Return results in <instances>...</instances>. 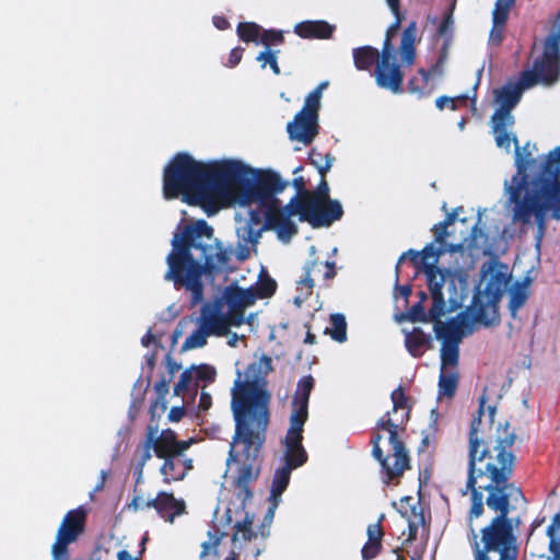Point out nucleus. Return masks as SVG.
<instances>
[{
	"mask_svg": "<svg viewBox=\"0 0 560 560\" xmlns=\"http://www.w3.org/2000/svg\"><path fill=\"white\" fill-rule=\"evenodd\" d=\"M310 254L313 256L315 254V247L314 246H311L310 247Z\"/></svg>",
	"mask_w": 560,
	"mask_h": 560,
	"instance_id": "nucleus-59",
	"label": "nucleus"
},
{
	"mask_svg": "<svg viewBox=\"0 0 560 560\" xmlns=\"http://www.w3.org/2000/svg\"><path fill=\"white\" fill-rule=\"evenodd\" d=\"M166 409V402L165 401H156L152 407V412L156 413L159 410L164 411Z\"/></svg>",
	"mask_w": 560,
	"mask_h": 560,
	"instance_id": "nucleus-47",
	"label": "nucleus"
},
{
	"mask_svg": "<svg viewBox=\"0 0 560 560\" xmlns=\"http://www.w3.org/2000/svg\"><path fill=\"white\" fill-rule=\"evenodd\" d=\"M462 338L439 339L441 347V374L439 397H451L457 386L458 343Z\"/></svg>",
	"mask_w": 560,
	"mask_h": 560,
	"instance_id": "nucleus-15",
	"label": "nucleus"
},
{
	"mask_svg": "<svg viewBox=\"0 0 560 560\" xmlns=\"http://www.w3.org/2000/svg\"><path fill=\"white\" fill-rule=\"evenodd\" d=\"M427 340V336L419 328H412L411 331L406 330V347L413 357L420 355L421 347L425 345Z\"/></svg>",
	"mask_w": 560,
	"mask_h": 560,
	"instance_id": "nucleus-29",
	"label": "nucleus"
},
{
	"mask_svg": "<svg viewBox=\"0 0 560 560\" xmlns=\"http://www.w3.org/2000/svg\"><path fill=\"white\" fill-rule=\"evenodd\" d=\"M390 11L396 18V21L388 27L386 32V38L383 45V48H388L390 50H394L392 39L398 32V28L400 26L401 18L399 14V0H386Z\"/></svg>",
	"mask_w": 560,
	"mask_h": 560,
	"instance_id": "nucleus-30",
	"label": "nucleus"
},
{
	"mask_svg": "<svg viewBox=\"0 0 560 560\" xmlns=\"http://www.w3.org/2000/svg\"><path fill=\"white\" fill-rule=\"evenodd\" d=\"M493 417H494V409L492 407H489L488 408V418H489V422H493Z\"/></svg>",
	"mask_w": 560,
	"mask_h": 560,
	"instance_id": "nucleus-51",
	"label": "nucleus"
},
{
	"mask_svg": "<svg viewBox=\"0 0 560 560\" xmlns=\"http://www.w3.org/2000/svg\"><path fill=\"white\" fill-rule=\"evenodd\" d=\"M540 525H541V522H540V521H539V522H536V523L534 524V526H533V530H532V533H530V535H529V538H528V544H529V545H534L535 539H536L535 530H536V528H537V527H539Z\"/></svg>",
	"mask_w": 560,
	"mask_h": 560,
	"instance_id": "nucleus-48",
	"label": "nucleus"
},
{
	"mask_svg": "<svg viewBox=\"0 0 560 560\" xmlns=\"http://www.w3.org/2000/svg\"><path fill=\"white\" fill-rule=\"evenodd\" d=\"M381 550V544L370 542L366 544L362 548V558L363 560H370L377 556Z\"/></svg>",
	"mask_w": 560,
	"mask_h": 560,
	"instance_id": "nucleus-40",
	"label": "nucleus"
},
{
	"mask_svg": "<svg viewBox=\"0 0 560 560\" xmlns=\"http://www.w3.org/2000/svg\"><path fill=\"white\" fill-rule=\"evenodd\" d=\"M313 387L314 380L312 376L303 377L298 385L292 404L290 427L283 440L284 464L273 475L268 498L269 505L257 530L253 527L255 511L252 504V493L247 485L259 475L260 452H258L256 458L257 474L248 480H241V465L232 458L231 453L229 454L226 465L233 476L238 493L236 500L224 508V515L222 516L225 518L226 524L232 525L234 530L232 536L233 557L226 560H237L241 557L245 559L256 558L264 551L265 540L269 535V527L273 521L275 512L280 504L281 495L289 485L291 471L302 466L307 459L306 452L302 445V433L304 423L307 420V405ZM259 451H261V447Z\"/></svg>",
	"mask_w": 560,
	"mask_h": 560,
	"instance_id": "nucleus-2",
	"label": "nucleus"
},
{
	"mask_svg": "<svg viewBox=\"0 0 560 560\" xmlns=\"http://www.w3.org/2000/svg\"><path fill=\"white\" fill-rule=\"evenodd\" d=\"M85 512L74 510L68 512L60 522L55 541L51 546V555L60 558L68 553V546L74 542L84 530Z\"/></svg>",
	"mask_w": 560,
	"mask_h": 560,
	"instance_id": "nucleus-16",
	"label": "nucleus"
},
{
	"mask_svg": "<svg viewBox=\"0 0 560 560\" xmlns=\"http://www.w3.org/2000/svg\"><path fill=\"white\" fill-rule=\"evenodd\" d=\"M176 401L172 405L168 412V419L171 421H178L184 416V405L189 401H183V398H175Z\"/></svg>",
	"mask_w": 560,
	"mask_h": 560,
	"instance_id": "nucleus-37",
	"label": "nucleus"
},
{
	"mask_svg": "<svg viewBox=\"0 0 560 560\" xmlns=\"http://www.w3.org/2000/svg\"><path fill=\"white\" fill-rule=\"evenodd\" d=\"M219 544H220V537L210 536L209 539L202 544L201 558H206L211 555H215Z\"/></svg>",
	"mask_w": 560,
	"mask_h": 560,
	"instance_id": "nucleus-38",
	"label": "nucleus"
},
{
	"mask_svg": "<svg viewBox=\"0 0 560 560\" xmlns=\"http://www.w3.org/2000/svg\"><path fill=\"white\" fill-rule=\"evenodd\" d=\"M417 24L411 22L404 31L399 46V55L402 65H411L416 58Z\"/></svg>",
	"mask_w": 560,
	"mask_h": 560,
	"instance_id": "nucleus-23",
	"label": "nucleus"
},
{
	"mask_svg": "<svg viewBox=\"0 0 560 560\" xmlns=\"http://www.w3.org/2000/svg\"><path fill=\"white\" fill-rule=\"evenodd\" d=\"M334 27L323 21H305L298 23L294 32L303 38H328Z\"/></svg>",
	"mask_w": 560,
	"mask_h": 560,
	"instance_id": "nucleus-22",
	"label": "nucleus"
},
{
	"mask_svg": "<svg viewBox=\"0 0 560 560\" xmlns=\"http://www.w3.org/2000/svg\"><path fill=\"white\" fill-rule=\"evenodd\" d=\"M397 510L401 514V517L406 521L409 533L406 541L413 539L419 526L423 525L424 517L420 506L410 497L401 498L397 504Z\"/></svg>",
	"mask_w": 560,
	"mask_h": 560,
	"instance_id": "nucleus-20",
	"label": "nucleus"
},
{
	"mask_svg": "<svg viewBox=\"0 0 560 560\" xmlns=\"http://www.w3.org/2000/svg\"><path fill=\"white\" fill-rule=\"evenodd\" d=\"M287 186L271 168L254 167L237 158L200 161L188 153H178L165 167L163 177L166 199L179 197L200 207L207 215L240 208L234 220L240 241L236 255L241 260L248 257L264 230H275L281 241L288 242L296 233L294 215L315 228L329 226L342 217V206L329 198L326 183L316 192L300 194L282 206L278 196Z\"/></svg>",
	"mask_w": 560,
	"mask_h": 560,
	"instance_id": "nucleus-1",
	"label": "nucleus"
},
{
	"mask_svg": "<svg viewBox=\"0 0 560 560\" xmlns=\"http://www.w3.org/2000/svg\"><path fill=\"white\" fill-rule=\"evenodd\" d=\"M282 42L283 33L281 31L261 28L260 44L266 49H270L272 45H279Z\"/></svg>",
	"mask_w": 560,
	"mask_h": 560,
	"instance_id": "nucleus-33",
	"label": "nucleus"
},
{
	"mask_svg": "<svg viewBox=\"0 0 560 560\" xmlns=\"http://www.w3.org/2000/svg\"><path fill=\"white\" fill-rule=\"evenodd\" d=\"M197 381L194 378V371H184L175 385L173 398H183V401H191L196 396Z\"/></svg>",
	"mask_w": 560,
	"mask_h": 560,
	"instance_id": "nucleus-24",
	"label": "nucleus"
},
{
	"mask_svg": "<svg viewBox=\"0 0 560 560\" xmlns=\"http://www.w3.org/2000/svg\"><path fill=\"white\" fill-rule=\"evenodd\" d=\"M276 290V282L264 278L248 289L231 285L224 289L220 298L203 306L199 327L183 343L184 350L201 348L211 335L224 336L231 327L245 323V310L253 306L257 299L269 298Z\"/></svg>",
	"mask_w": 560,
	"mask_h": 560,
	"instance_id": "nucleus-7",
	"label": "nucleus"
},
{
	"mask_svg": "<svg viewBox=\"0 0 560 560\" xmlns=\"http://www.w3.org/2000/svg\"><path fill=\"white\" fill-rule=\"evenodd\" d=\"M326 267L331 268V267H332V265H330V264H328V262H327V264H326Z\"/></svg>",
	"mask_w": 560,
	"mask_h": 560,
	"instance_id": "nucleus-63",
	"label": "nucleus"
},
{
	"mask_svg": "<svg viewBox=\"0 0 560 560\" xmlns=\"http://www.w3.org/2000/svg\"><path fill=\"white\" fill-rule=\"evenodd\" d=\"M271 371V359L261 355L248 366L244 376L238 374L232 389L235 433L231 455L241 465V480L257 474L256 458L269 423L270 395L265 389V376Z\"/></svg>",
	"mask_w": 560,
	"mask_h": 560,
	"instance_id": "nucleus-5",
	"label": "nucleus"
},
{
	"mask_svg": "<svg viewBox=\"0 0 560 560\" xmlns=\"http://www.w3.org/2000/svg\"><path fill=\"white\" fill-rule=\"evenodd\" d=\"M435 105L440 110L444 109L445 107H450L452 110H455L456 109V98L441 96V97L436 98Z\"/></svg>",
	"mask_w": 560,
	"mask_h": 560,
	"instance_id": "nucleus-42",
	"label": "nucleus"
},
{
	"mask_svg": "<svg viewBox=\"0 0 560 560\" xmlns=\"http://www.w3.org/2000/svg\"><path fill=\"white\" fill-rule=\"evenodd\" d=\"M191 370L194 371V378L197 382L199 380L212 381L215 375L214 369L209 365L191 366Z\"/></svg>",
	"mask_w": 560,
	"mask_h": 560,
	"instance_id": "nucleus-36",
	"label": "nucleus"
},
{
	"mask_svg": "<svg viewBox=\"0 0 560 560\" xmlns=\"http://www.w3.org/2000/svg\"><path fill=\"white\" fill-rule=\"evenodd\" d=\"M243 54H244V49L242 47L233 48L229 54L225 66L228 68L236 67L241 62V60L243 58Z\"/></svg>",
	"mask_w": 560,
	"mask_h": 560,
	"instance_id": "nucleus-41",
	"label": "nucleus"
},
{
	"mask_svg": "<svg viewBox=\"0 0 560 560\" xmlns=\"http://www.w3.org/2000/svg\"><path fill=\"white\" fill-rule=\"evenodd\" d=\"M423 77H424V80H425V81H428V80H429L430 74H427V73H424V72H423Z\"/></svg>",
	"mask_w": 560,
	"mask_h": 560,
	"instance_id": "nucleus-60",
	"label": "nucleus"
},
{
	"mask_svg": "<svg viewBox=\"0 0 560 560\" xmlns=\"http://www.w3.org/2000/svg\"><path fill=\"white\" fill-rule=\"evenodd\" d=\"M510 125V127H512ZM502 126L504 133L512 135ZM515 141V164L517 173L511 182L505 183V196L512 207L513 220L528 222L534 215L538 225V233L541 236L545 220L550 214L560 220V145L532 160L536 147L526 143L522 149ZM503 149V147H500ZM504 150L510 152L511 147Z\"/></svg>",
	"mask_w": 560,
	"mask_h": 560,
	"instance_id": "nucleus-4",
	"label": "nucleus"
},
{
	"mask_svg": "<svg viewBox=\"0 0 560 560\" xmlns=\"http://www.w3.org/2000/svg\"><path fill=\"white\" fill-rule=\"evenodd\" d=\"M511 273L508 266L499 262L483 265L474 287L470 305L455 322V334H471L478 325L492 326L499 323V304L508 290Z\"/></svg>",
	"mask_w": 560,
	"mask_h": 560,
	"instance_id": "nucleus-9",
	"label": "nucleus"
},
{
	"mask_svg": "<svg viewBox=\"0 0 560 560\" xmlns=\"http://www.w3.org/2000/svg\"><path fill=\"white\" fill-rule=\"evenodd\" d=\"M327 85H328L327 82L320 83L317 89H315L313 92H311L306 96L305 103H307L308 107L320 109L322 94H323V91L327 88Z\"/></svg>",
	"mask_w": 560,
	"mask_h": 560,
	"instance_id": "nucleus-35",
	"label": "nucleus"
},
{
	"mask_svg": "<svg viewBox=\"0 0 560 560\" xmlns=\"http://www.w3.org/2000/svg\"><path fill=\"white\" fill-rule=\"evenodd\" d=\"M326 159L328 160V161H327V165H326V170H328V168H330V166H331V159H329V156H328V155H326Z\"/></svg>",
	"mask_w": 560,
	"mask_h": 560,
	"instance_id": "nucleus-57",
	"label": "nucleus"
},
{
	"mask_svg": "<svg viewBox=\"0 0 560 560\" xmlns=\"http://www.w3.org/2000/svg\"><path fill=\"white\" fill-rule=\"evenodd\" d=\"M51 556H52V560H68L67 555H62L60 558H55V555H51Z\"/></svg>",
	"mask_w": 560,
	"mask_h": 560,
	"instance_id": "nucleus-54",
	"label": "nucleus"
},
{
	"mask_svg": "<svg viewBox=\"0 0 560 560\" xmlns=\"http://www.w3.org/2000/svg\"><path fill=\"white\" fill-rule=\"evenodd\" d=\"M165 387V385H161L158 389L159 392H161L163 388Z\"/></svg>",
	"mask_w": 560,
	"mask_h": 560,
	"instance_id": "nucleus-61",
	"label": "nucleus"
},
{
	"mask_svg": "<svg viewBox=\"0 0 560 560\" xmlns=\"http://www.w3.org/2000/svg\"><path fill=\"white\" fill-rule=\"evenodd\" d=\"M318 108L308 107L304 102L303 108L287 126L290 139L310 144L318 133Z\"/></svg>",
	"mask_w": 560,
	"mask_h": 560,
	"instance_id": "nucleus-17",
	"label": "nucleus"
},
{
	"mask_svg": "<svg viewBox=\"0 0 560 560\" xmlns=\"http://www.w3.org/2000/svg\"><path fill=\"white\" fill-rule=\"evenodd\" d=\"M486 489L489 491L487 504L499 515L488 527L482 529L480 540L475 530L470 529L475 560H515L517 555L515 538L506 516L510 512V500L522 498L521 490L513 485H508L502 489L493 487Z\"/></svg>",
	"mask_w": 560,
	"mask_h": 560,
	"instance_id": "nucleus-10",
	"label": "nucleus"
},
{
	"mask_svg": "<svg viewBox=\"0 0 560 560\" xmlns=\"http://www.w3.org/2000/svg\"><path fill=\"white\" fill-rule=\"evenodd\" d=\"M117 560H137L128 551L121 550L117 553Z\"/></svg>",
	"mask_w": 560,
	"mask_h": 560,
	"instance_id": "nucleus-46",
	"label": "nucleus"
},
{
	"mask_svg": "<svg viewBox=\"0 0 560 560\" xmlns=\"http://www.w3.org/2000/svg\"><path fill=\"white\" fill-rule=\"evenodd\" d=\"M383 538V530L380 523L371 524L368 527V541L381 544Z\"/></svg>",
	"mask_w": 560,
	"mask_h": 560,
	"instance_id": "nucleus-39",
	"label": "nucleus"
},
{
	"mask_svg": "<svg viewBox=\"0 0 560 560\" xmlns=\"http://www.w3.org/2000/svg\"><path fill=\"white\" fill-rule=\"evenodd\" d=\"M229 336V340H228V343L229 346L231 347H236L237 342L242 339L238 335L236 334H232V335H229V332L226 334Z\"/></svg>",
	"mask_w": 560,
	"mask_h": 560,
	"instance_id": "nucleus-45",
	"label": "nucleus"
},
{
	"mask_svg": "<svg viewBox=\"0 0 560 560\" xmlns=\"http://www.w3.org/2000/svg\"><path fill=\"white\" fill-rule=\"evenodd\" d=\"M482 421L480 418H475L471 421L470 433H469V477L467 481V488L471 490V510H470V520L477 518L482 514L483 503H482V494L475 489L476 485V464L478 462H482L487 454L488 450L485 446V442L480 435V427Z\"/></svg>",
	"mask_w": 560,
	"mask_h": 560,
	"instance_id": "nucleus-14",
	"label": "nucleus"
},
{
	"mask_svg": "<svg viewBox=\"0 0 560 560\" xmlns=\"http://www.w3.org/2000/svg\"><path fill=\"white\" fill-rule=\"evenodd\" d=\"M256 60L259 62L261 69H265L267 66H269L275 74L280 73V68L278 66V51L277 50H271V49L265 48L262 51H260L257 55Z\"/></svg>",
	"mask_w": 560,
	"mask_h": 560,
	"instance_id": "nucleus-32",
	"label": "nucleus"
},
{
	"mask_svg": "<svg viewBox=\"0 0 560 560\" xmlns=\"http://www.w3.org/2000/svg\"><path fill=\"white\" fill-rule=\"evenodd\" d=\"M212 24L215 28L220 31L228 30L230 27V22L225 16L222 15H214L212 18Z\"/></svg>",
	"mask_w": 560,
	"mask_h": 560,
	"instance_id": "nucleus-43",
	"label": "nucleus"
},
{
	"mask_svg": "<svg viewBox=\"0 0 560 560\" xmlns=\"http://www.w3.org/2000/svg\"><path fill=\"white\" fill-rule=\"evenodd\" d=\"M450 24V19H446L445 22L441 25L440 32L445 33Z\"/></svg>",
	"mask_w": 560,
	"mask_h": 560,
	"instance_id": "nucleus-50",
	"label": "nucleus"
},
{
	"mask_svg": "<svg viewBox=\"0 0 560 560\" xmlns=\"http://www.w3.org/2000/svg\"><path fill=\"white\" fill-rule=\"evenodd\" d=\"M515 0H497L492 11V30L489 40L491 44H499L502 40L503 26L508 20L510 10Z\"/></svg>",
	"mask_w": 560,
	"mask_h": 560,
	"instance_id": "nucleus-21",
	"label": "nucleus"
},
{
	"mask_svg": "<svg viewBox=\"0 0 560 560\" xmlns=\"http://www.w3.org/2000/svg\"><path fill=\"white\" fill-rule=\"evenodd\" d=\"M458 128H459V130H464V128H465V120H464V119H462V120L458 122Z\"/></svg>",
	"mask_w": 560,
	"mask_h": 560,
	"instance_id": "nucleus-55",
	"label": "nucleus"
},
{
	"mask_svg": "<svg viewBox=\"0 0 560 560\" xmlns=\"http://www.w3.org/2000/svg\"><path fill=\"white\" fill-rule=\"evenodd\" d=\"M190 441H177L173 431H163L152 441V448L161 462L159 470L165 482L182 480L189 469L190 460L185 457V451Z\"/></svg>",
	"mask_w": 560,
	"mask_h": 560,
	"instance_id": "nucleus-12",
	"label": "nucleus"
},
{
	"mask_svg": "<svg viewBox=\"0 0 560 560\" xmlns=\"http://www.w3.org/2000/svg\"><path fill=\"white\" fill-rule=\"evenodd\" d=\"M314 339H315V337H314L313 335L308 334V335H307V337H306V339H305V341H306L307 343H313V342H314Z\"/></svg>",
	"mask_w": 560,
	"mask_h": 560,
	"instance_id": "nucleus-53",
	"label": "nucleus"
},
{
	"mask_svg": "<svg viewBox=\"0 0 560 560\" xmlns=\"http://www.w3.org/2000/svg\"><path fill=\"white\" fill-rule=\"evenodd\" d=\"M515 442V434L509 432V424L505 423L504 428L500 425L497 428L495 443L493 451L495 456H490V460L486 466V474L489 475L492 481L500 483L505 481L512 474L514 466V456L505 450Z\"/></svg>",
	"mask_w": 560,
	"mask_h": 560,
	"instance_id": "nucleus-13",
	"label": "nucleus"
},
{
	"mask_svg": "<svg viewBox=\"0 0 560 560\" xmlns=\"http://www.w3.org/2000/svg\"><path fill=\"white\" fill-rule=\"evenodd\" d=\"M560 30L551 34L544 46V52L537 58L532 70L523 73L518 83H509L494 91L495 112L492 116V132L498 147L509 149L510 143L515 141L513 135L504 133L502 126L514 124L511 110L518 103L522 93L536 84L550 85L559 79L560 74Z\"/></svg>",
	"mask_w": 560,
	"mask_h": 560,
	"instance_id": "nucleus-8",
	"label": "nucleus"
},
{
	"mask_svg": "<svg viewBox=\"0 0 560 560\" xmlns=\"http://www.w3.org/2000/svg\"><path fill=\"white\" fill-rule=\"evenodd\" d=\"M254 320H255V315L254 314H250L247 318V324L248 326L253 329L254 328Z\"/></svg>",
	"mask_w": 560,
	"mask_h": 560,
	"instance_id": "nucleus-52",
	"label": "nucleus"
},
{
	"mask_svg": "<svg viewBox=\"0 0 560 560\" xmlns=\"http://www.w3.org/2000/svg\"><path fill=\"white\" fill-rule=\"evenodd\" d=\"M375 80L378 86L389 90L393 93L400 92L404 73L396 62L395 51L383 48L375 69Z\"/></svg>",
	"mask_w": 560,
	"mask_h": 560,
	"instance_id": "nucleus-18",
	"label": "nucleus"
},
{
	"mask_svg": "<svg viewBox=\"0 0 560 560\" xmlns=\"http://www.w3.org/2000/svg\"><path fill=\"white\" fill-rule=\"evenodd\" d=\"M129 508L135 511L143 508H154L160 516L168 523H174L175 516L185 514L186 503L184 500L176 499L173 493L160 492L156 498L144 500L137 498L132 501Z\"/></svg>",
	"mask_w": 560,
	"mask_h": 560,
	"instance_id": "nucleus-19",
	"label": "nucleus"
},
{
	"mask_svg": "<svg viewBox=\"0 0 560 560\" xmlns=\"http://www.w3.org/2000/svg\"><path fill=\"white\" fill-rule=\"evenodd\" d=\"M228 261V253L213 237L212 228L203 220L192 224H180L172 241V252L167 256L165 279L176 288L185 287L197 304L202 299V276L208 271L222 270Z\"/></svg>",
	"mask_w": 560,
	"mask_h": 560,
	"instance_id": "nucleus-6",
	"label": "nucleus"
},
{
	"mask_svg": "<svg viewBox=\"0 0 560 560\" xmlns=\"http://www.w3.org/2000/svg\"><path fill=\"white\" fill-rule=\"evenodd\" d=\"M150 456H151V455H150V453H149V452H147V453L144 454V456H143V462H142L141 466H143L144 462H145L147 459H149V458H150Z\"/></svg>",
	"mask_w": 560,
	"mask_h": 560,
	"instance_id": "nucleus-56",
	"label": "nucleus"
},
{
	"mask_svg": "<svg viewBox=\"0 0 560 560\" xmlns=\"http://www.w3.org/2000/svg\"><path fill=\"white\" fill-rule=\"evenodd\" d=\"M330 320L331 328H327L326 330L335 340L343 342L347 339V323L345 316L341 314H334L331 315Z\"/></svg>",
	"mask_w": 560,
	"mask_h": 560,
	"instance_id": "nucleus-31",
	"label": "nucleus"
},
{
	"mask_svg": "<svg viewBox=\"0 0 560 560\" xmlns=\"http://www.w3.org/2000/svg\"><path fill=\"white\" fill-rule=\"evenodd\" d=\"M462 208L456 209L453 213L447 214L446 219L433 228L434 241L425 246L423 250H409L404 253L399 258L400 265L406 259L410 260L416 268L422 271L427 277L429 290L433 300V305L425 314L423 302L427 296L423 295L422 301L404 315L411 322H427L428 319L434 324V332L438 339L463 338L469 332L454 331L455 322L465 314L463 308L469 293V285L466 275L459 271H452L438 267L440 257L446 252H456L463 248L478 247L481 248L486 244L482 231L476 226L471 231L470 238H464L459 244L447 243L454 231L450 228L455 225L456 221L465 223V219H460L458 213ZM482 213H478L477 225L481 224Z\"/></svg>",
	"mask_w": 560,
	"mask_h": 560,
	"instance_id": "nucleus-3",
	"label": "nucleus"
},
{
	"mask_svg": "<svg viewBox=\"0 0 560 560\" xmlns=\"http://www.w3.org/2000/svg\"><path fill=\"white\" fill-rule=\"evenodd\" d=\"M215 518H217V522H218L219 524H221V523H222V520H221V518H219V511H217V513H215Z\"/></svg>",
	"mask_w": 560,
	"mask_h": 560,
	"instance_id": "nucleus-58",
	"label": "nucleus"
},
{
	"mask_svg": "<svg viewBox=\"0 0 560 560\" xmlns=\"http://www.w3.org/2000/svg\"><path fill=\"white\" fill-rule=\"evenodd\" d=\"M211 406V397L206 392H201L200 398H199V408L201 410H208Z\"/></svg>",
	"mask_w": 560,
	"mask_h": 560,
	"instance_id": "nucleus-44",
	"label": "nucleus"
},
{
	"mask_svg": "<svg viewBox=\"0 0 560 560\" xmlns=\"http://www.w3.org/2000/svg\"><path fill=\"white\" fill-rule=\"evenodd\" d=\"M560 530V514H556L552 518L551 524L546 530L548 538L550 556L549 560H560V542L557 540L556 534Z\"/></svg>",
	"mask_w": 560,
	"mask_h": 560,
	"instance_id": "nucleus-27",
	"label": "nucleus"
},
{
	"mask_svg": "<svg viewBox=\"0 0 560 560\" xmlns=\"http://www.w3.org/2000/svg\"><path fill=\"white\" fill-rule=\"evenodd\" d=\"M482 474H483V471H482L481 469H479V470H478V475L480 476V475H482Z\"/></svg>",
	"mask_w": 560,
	"mask_h": 560,
	"instance_id": "nucleus-62",
	"label": "nucleus"
},
{
	"mask_svg": "<svg viewBox=\"0 0 560 560\" xmlns=\"http://www.w3.org/2000/svg\"><path fill=\"white\" fill-rule=\"evenodd\" d=\"M410 293V289L408 287H402L399 289V295L406 299Z\"/></svg>",
	"mask_w": 560,
	"mask_h": 560,
	"instance_id": "nucleus-49",
	"label": "nucleus"
},
{
	"mask_svg": "<svg viewBox=\"0 0 560 560\" xmlns=\"http://www.w3.org/2000/svg\"><path fill=\"white\" fill-rule=\"evenodd\" d=\"M393 411L378 422L373 455L378 459L389 478L400 476L409 467V457L398 441L397 428L408 419V404L401 388L392 393Z\"/></svg>",
	"mask_w": 560,
	"mask_h": 560,
	"instance_id": "nucleus-11",
	"label": "nucleus"
},
{
	"mask_svg": "<svg viewBox=\"0 0 560 560\" xmlns=\"http://www.w3.org/2000/svg\"><path fill=\"white\" fill-rule=\"evenodd\" d=\"M261 26L254 22H242L237 25L236 33L244 43L260 44Z\"/></svg>",
	"mask_w": 560,
	"mask_h": 560,
	"instance_id": "nucleus-26",
	"label": "nucleus"
},
{
	"mask_svg": "<svg viewBox=\"0 0 560 560\" xmlns=\"http://www.w3.org/2000/svg\"><path fill=\"white\" fill-rule=\"evenodd\" d=\"M381 51L372 47H362L353 51L354 65L360 70L368 69L375 60L377 61Z\"/></svg>",
	"mask_w": 560,
	"mask_h": 560,
	"instance_id": "nucleus-28",
	"label": "nucleus"
},
{
	"mask_svg": "<svg viewBox=\"0 0 560 560\" xmlns=\"http://www.w3.org/2000/svg\"><path fill=\"white\" fill-rule=\"evenodd\" d=\"M314 266L315 265L313 264L312 268L307 267L306 277L298 283V289L300 290L301 293H300V295L295 296V299H294V302L296 305H301L303 300L311 293V290L313 288V279L310 278V275H311Z\"/></svg>",
	"mask_w": 560,
	"mask_h": 560,
	"instance_id": "nucleus-34",
	"label": "nucleus"
},
{
	"mask_svg": "<svg viewBox=\"0 0 560 560\" xmlns=\"http://www.w3.org/2000/svg\"><path fill=\"white\" fill-rule=\"evenodd\" d=\"M530 280L516 281L511 285L508 291L509 293V310L513 317H516L517 311L525 304L528 298V287Z\"/></svg>",
	"mask_w": 560,
	"mask_h": 560,
	"instance_id": "nucleus-25",
	"label": "nucleus"
}]
</instances>
